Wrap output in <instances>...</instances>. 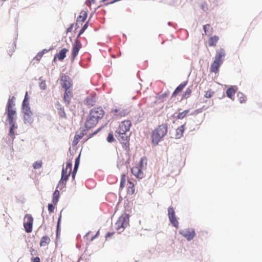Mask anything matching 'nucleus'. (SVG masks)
Returning <instances> with one entry per match:
<instances>
[{"label": "nucleus", "mask_w": 262, "mask_h": 262, "mask_svg": "<svg viewBox=\"0 0 262 262\" xmlns=\"http://www.w3.org/2000/svg\"><path fill=\"white\" fill-rule=\"evenodd\" d=\"M104 115V112L102 108L95 107L92 109L86 118L85 127L89 129L95 127Z\"/></svg>", "instance_id": "nucleus-1"}, {"label": "nucleus", "mask_w": 262, "mask_h": 262, "mask_svg": "<svg viewBox=\"0 0 262 262\" xmlns=\"http://www.w3.org/2000/svg\"><path fill=\"white\" fill-rule=\"evenodd\" d=\"M167 125L166 124H162L155 128L151 134L152 143L157 145L159 142L166 135L167 133Z\"/></svg>", "instance_id": "nucleus-2"}, {"label": "nucleus", "mask_w": 262, "mask_h": 262, "mask_svg": "<svg viewBox=\"0 0 262 262\" xmlns=\"http://www.w3.org/2000/svg\"><path fill=\"white\" fill-rule=\"evenodd\" d=\"M226 55L225 51L224 49L220 48L216 51V55L214 60L210 66V71L216 73L219 71V68L223 63V58L225 57Z\"/></svg>", "instance_id": "nucleus-3"}, {"label": "nucleus", "mask_w": 262, "mask_h": 262, "mask_svg": "<svg viewBox=\"0 0 262 262\" xmlns=\"http://www.w3.org/2000/svg\"><path fill=\"white\" fill-rule=\"evenodd\" d=\"M15 99L14 96H12L9 98L6 109V113L7 114V120L11 122L12 120H16V112L14 102Z\"/></svg>", "instance_id": "nucleus-4"}, {"label": "nucleus", "mask_w": 262, "mask_h": 262, "mask_svg": "<svg viewBox=\"0 0 262 262\" xmlns=\"http://www.w3.org/2000/svg\"><path fill=\"white\" fill-rule=\"evenodd\" d=\"M129 216L127 214L122 215L115 224V229L119 233H121L129 226Z\"/></svg>", "instance_id": "nucleus-5"}, {"label": "nucleus", "mask_w": 262, "mask_h": 262, "mask_svg": "<svg viewBox=\"0 0 262 262\" xmlns=\"http://www.w3.org/2000/svg\"><path fill=\"white\" fill-rule=\"evenodd\" d=\"M72 163L71 160H69L66 163V167H63L62 169L61 178L59 182V185L66 186V182L69 179L72 171Z\"/></svg>", "instance_id": "nucleus-6"}, {"label": "nucleus", "mask_w": 262, "mask_h": 262, "mask_svg": "<svg viewBox=\"0 0 262 262\" xmlns=\"http://www.w3.org/2000/svg\"><path fill=\"white\" fill-rule=\"evenodd\" d=\"M132 122L129 120H126L122 121L118 126L115 134H124L128 132L132 126Z\"/></svg>", "instance_id": "nucleus-7"}, {"label": "nucleus", "mask_w": 262, "mask_h": 262, "mask_svg": "<svg viewBox=\"0 0 262 262\" xmlns=\"http://www.w3.org/2000/svg\"><path fill=\"white\" fill-rule=\"evenodd\" d=\"M33 218L31 214H27L24 220V227L27 233H31L32 231Z\"/></svg>", "instance_id": "nucleus-8"}, {"label": "nucleus", "mask_w": 262, "mask_h": 262, "mask_svg": "<svg viewBox=\"0 0 262 262\" xmlns=\"http://www.w3.org/2000/svg\"><path fill=\"white\" fill-rule=\"evenodd\" d=\"M82 48V44L79 40L76 39L73 43L71 52V60L73 61Z\"/></svg>", "instance_id": "nucleus-9"}, {"label": "nucleus", "mask_w": 262, "mask_h": 262, "mask_svg": "<svg viewBox=\"0 0 262 262\" xmlns=\"http://www.w3.org/2000/svg\"><path fill=\"white\" fill-rule=\"evenodd\" d=\"M24 113V119L25 123H31L33 121V113L31 111L29 106H26L25 108H23Z\"/></svg>", "instance_id": "nucleus-10"}, {"label": "nucleus", "mask_w": 262, "mask_h": 262, "mask_svg": "<svg viewBox=\"0 0 262 262\" xmlns=\"http://www.w3.org/2000/svg\"><path fill=\"white\" fill-rule=\"evenodd\" d=\"M168 215L169 221L174 227L178 228L179 227V222L176 216L175 211L172 206L168 208Z\"/></svg>", "instance_id": "nucleus-11"}, {"label": "nucleus", "mask_w": 262, "mask_h": 262, "mask_svg": "<svg viewBox=\"0 0 262 262\" xmlns=\"http://www.w3.org/2000/svg\"><path fill=\"white\" fill-rule=\"evenodd\" d=\"M61 85L63 88L66 90H71L72 88V82L69 77L67 75H62L60 80Z\"/></svg>", "instance_id": "nucleus-12"}, {"label": "nucleus", "mask_w": 262, "mask_h": 262, "mask_svg": "<svg viewBox=\"0 0 262 262\" xmlns=\"http://www.w3.org/2000/svg\"><path fill=\"white\" fill-rule=\"evenodd\" d=\"M180 234L188 241L192 239L195 236V230L193 228H187L180 231Z\"/></svg>", "instance_id": "nucleus-13"}, {"label": "nucleus", "mask_w": 262, "mask_h": 262, "mask_svg": "<svg viewBox=\"0 0 262 262\" xmlns=\"http://www.w3.org/2000/svg\"><path fill=\"white\" fill-rule=\"evenodd\" d=\"M115 135L119 142L124 145L123 147L127 149L129 146V137L126 135V133L124 134H116Z\"/></svg>", "instance_id": "nucleus-14"}, {"label": "nucleus", "mask_w": 262, "mask_h": 262, "mask_svg": "<svg viewBox=\"0 0 262 262\" xmlns=\"http://www.w3.org/2000/svg\"><path fill=\"white\" fill-rule=\"evenodd\" d=\"M111 113L117 117H121L125 116L127 114L126 110L124 109L122 107H118L111 110Z\"/></svg>", "instance_id": "nucleus-15"}, {"label": "nucleus", "mask_w": 262, "mask_h": 262, "mask_svg": "<svg viewBox=\"0 0 262 262\" xmlns=\"http://www.w3.org/2000/svg\"><path fill=\"white\" fill-rule=\"evenodd\" d=\"M141 168L139 166H134L131 169V172L132 174L135 176L138 179H142L144 177V173L142 171Z\"/></svg>", "instance_id": "nucleus-16"}, {"label": "nucleus", "mask_w": 262, "mask_h": 262, "mask_svg": "<svg viewBox=\"0 0 262 262\" xmlns=\"http://www.w3.org/2000/svg\"><path fill=\"white\" fill-rule=\"evenodd\" d=\"M73 95L72 93V90H65L64 96H63V101L64 103L69 105L71 102V99L73 97Z\"/></svg>", "instance_id": "nucleus-17"}, {"label": "nucleus", "mask_w": 262, "mask_h": 262, "mask_svg": "<svg viewBox=\"0 0 262 262\" xmlns=\"http://www.w3.org/2000/svg\"><path fill=\"white\" fill-rule=\"evenodd\" d=\"M57 112L61 118L66 119L67 115L64 111V107L59 102L56 104Z\"/></svg>", "instance_id": "nucleus-18"}, {"label": "nucleus", "mask_w": 262, "mask_h": 262, "mask_svg": "<svg viewBox=\"0 0 262 262\" xmlns=\"http://www.w3.org/2000/svg\"><path fill=\"white\" fill-rule=\"evenodd\" d=\"M69 51L68 49L63 48L58 53H57L54 58V61H55L57 58L59 60L62 61L66 56L67 53Z\"/></svg>", "instance_id": "nucleus-19"}, {"label": "nucleus", "mask_w": 262, "mask_h": 262, "mask_svg": "<svg viewBox=\"0 0 262 262\" xmlns=\"http://www.w3.org/2000/svg\"><path fill=\"white\" fill-rule=\"evenodd\" d=\"M87 18V13L86 11L83 10L80 13V15L77 18L76 25L78 24L82 25L83 22L85 21Z\"/></svg>", "instance_id": "nucleus-20"}, {"label": "nucleus", "mask_w": 262, "mask_h": 262, "mask_svg": "<svg viewBox=\"0 0 262 262\" xmlns=\"http://www.w3.org/2000/svg\"><path fill=\"white\" fill-rule=\"evenodd\" d=\"M187 84V81L181 83L174 90L172 94V97H176L178 94H179L183 89L186 86Z\"/></svg>", "instance_id": "nucleus-21"}, {"label": "nucleus", "mask_w": 262, "mask_h": 262, "mask_svg": "<svg viewBox=\"0 0 262 262\" xmlns=\"http://www.w3.org/2000/svg\"><path fill=\"white\" fill-rule=\"evenodd\" d=\"M237 90V89L235 86H231L230 88H229L227 91H226V94L227 96L230 99H233L234 96L236 93V91Z\"/></svg>", "instance_id": "nucleus-22"}, {"label": "nucleus", "mask_w": 262, "mask_h": 262, "mask_svg": "<svg viewBox=\"0 0 262 262\" xmlns=\"http://www.w3.org/2000/svg\"><path fill=\"white\" fill-rule=\"evenodd\" d=\"M219 40V37L217 35H214L210 37L208 39V45L210 47H215Z\"/></svg>", "instance_id": "nucleus-23"}, {"label": "nucleus", "mask_w": 262, "mask_h": 262, "mask_svg": "<svg viewBox=\"0 0 262 262\" xmlns=\"http://www.w3.org/2000/svg\"><path fill=\"white\" fill-rule=\"evenodd\" d=\"M135 187L134 184L130 180H128L127 193L129 195H132L134 193Z\"/></svg>", "instance_id": "nucleus-24"}, {"label": "nucleus", "mask_w": 262, "mask_h": 262, "mask_svg": "<svg viewBox=\"0 0 262 262\" xmlns=\"http://www.w3.org/2000/svg\"><path fill=\"white\" fill-rule=\"evenodd\" d=\"M51 239L48 236H43L40 239L39 245L40 247H46L50 243Z\"/></svg>", "instance_id": "nucleus-25"}, {"label": "nucleus", "mask_w": 262, "mask_h": 262, "mask_svg": "<svg viewBox=\"0 0 262 262\" xmlns=\"http://www.w3.org/2000/svg\"><path fill=\"white\" fill-rule=\"evenodd\" d=\"M79 162H80V155H79V156L75 160L74 170H73V171L72 173V178L73 179H75L76 173L77 172V169H78V167L79 165Z\"/></svg>", "instance_id": "nucleus-26"}, {"label": "nucleus", "mask_w": 262, "mask_h": 262, "mask_svg": "<svg viewBox=\"0 0 262 262\" xmlns=\"http://www.w3.org/2000/svg\"><path fill=\"white\" fill-rule=\"evenodd\" d=\"M84 132H85V130L80 132L79 134H76L75 135L73 140V143L75 145H76L78 143L79 141L84 136L85 133Z\"/></svg>", "instance_id": "nucleus-27"}, {"label": "nucleus", "mask_w": 262, "mask_h": 262, "mask_svg": "<svg viewBox=\"0 0 262 262\" xmlns=\"http://www.w3.org/2000/svg\"><path fill=\"white\" fill-rule=\"evenodd\" d=\"M184 130V125H182L178 127L176 130V138H180L183 136Z\"/></svg>", "instance_id": "nucleus-28"}, {"label": "nucleus", "mask_w": 262, "mask_h": 262, "mask_svg": "<svg viewBox=\"0 0 262 262\" xmlns=\"http://www.w3.org/2000/svg\"><path fill=\"white\" fill-rule=\"evenodd\" d=\"M85 104L90 106H94L96 102L95 98L93 96H89L85 100Z\"/></svg>", "instance_id": "nucleus-29"}, {"label": "nucleus", "mask_w": 262, "mask_h": 262, "mask_svg": "<svg viewBox=\"0 0 262 262\" xmlns=\"http://www.w3.org/2000/svg\"><path fill=\"white\" fill-rule=\"evenodd\" d=\"M147 161V158L145 157L141 158L140 161L139 167L142 169L146 168Z\"/></svg>", "instance_id": "nucleus-30"}, {"label": "nucleus", "mask_w": 262, "mask_h": 262, "mask_svg": "<svg viewBox=\"0 0 262 262\" xmlns=\"http://www.w3.org/2000/svg\"><path fill=\"white\" fill-rule=\"evenodd\" d=\"M59 191L57 190H56L53 193V199H52V202L54 205H56L57 203L58 200H59Z\"/></svg>", "instance_id": "nucleus-31"}, {"label": "nucleus", "mask_w": 262, "mask_h": 262, "mask_svg": "<svg viewBox=\"0 0 262 262\" xmlns=\"http://www.w3.org/2000/svg\"><path fill=\"white\" fill-rule=\"evenodd\" d=\"M189 112V110H186L182 112L179 113L177 117V118L178 119H182L187 116Z\"/></svg>", "instance_id": "nucleus-32"}, {"label": "nucleus", "mask_w": 262, "mask_h": 262, "mask_svg": "<svg viewBox=\"0 0 262 262\" xmlns=\"http://www.w3.org/2000/svg\"><path fill=\"white\" fill-rule=\"evenodd\" d=\"M48 52V50L46 49H44L41 52H39L36 56L34 58V60H36L37 61H39L40 59L42 58L43 55L45 53H46Z\"/></svg>", "instance_id": "nucleus-33"}, {"label": "nucleus", "mask_w": 262, "mask_h": 262, "mask_svg": "<svg viewBox=\"0 0 262 262\" xmlns=\"http://www.w3.org/2000/svg\"><path fill=\"white\" fill-rule=\"evenodd\" d=\"M192 93V89L190 87L188 88L183 95V98L187 99L189 97Z\"/></svg>", "instance_id": "nucleus-34"}, {"label": "nucleus", "mask_w": 262, "mask_h": 262, "mask_svg": "<svg viewBox=\"0 0 262 262\" xmlns=\"http://www.w3.org/2000/svg\"><path fill=\"white\" fill-rule=\"evenodd\" d=\"M126 183V174L125 173H122L121 174V182H120V188L122 189L124 187Z\"/></svg>", "instance_id": "nucleus-35"}, {"label": "nucleus", "mask_w": 262, "mask_h": 262, "mask_svg": "<svg viewBox=\"0 0 262 262\" xmlns=\"http://www.w3.org/2000/svg\"><path fill=\"white\" fill-rule=\"evenodd\" d=\"M238 98L241 103H245L247 101L246 96L242 93L238 94Z\"/></svg>", "instance_id": "nucleus-36"}, {"label": "nucleus", "mask_w": 262, "mask_h": 262, "mask_svg": "<svg viewBox=\"0 0 262 262\" xmlns=\"http://www.w3.org/2000/svg\"><path fill=\"white\" fill-rule=\"evenodd\" d=\"M214 94V92L211 90H209L205 92L204 97L206 98H210Z\"/></svg>", "instance_id": "nucleus-37"}, {"label": "nucleus", "mask_w": 262, "mask_h": 262, "mask_svg": "<svg viewBox=\"0 0 262 262\" xmlns=\"http://www.w3.org/2000/svg\"><path fill=\"white\" fill-rule=\"evenodd\" d=\"M42 166V161L41 160L34 162L33 167L34 169H39Z\"/></svg>", "instance_id": "nucleus-38"}, {"label": "nucleus", "mask_w": 262, "mask_h": 262, "mask_svg": "<svg viewBox=\"0 0 262 262\" xmlns=\"http://www.w3.org/2000/svg\"><path fill=\"white\" fill-rule=\"evenodd\" d=\"M27 96H28V93L26 92L25 97V99L23 102V108H25L26 106H29V102L28 100Z\"/></svg>", "instance_id": "nucleus-39"}, {"label": "nucleus", "mask_w": 262, "mask_h": 262, "mask_svg": "<svg viewBox=\"0 0 262 262\" xmlns=\"http://www.w3.org/2000/svg\"><path fill=\"white\" fill-rule=\"evenodd\" d=\"M115 139L114 138L113 134L112 132L109 133L107 137V141L108 142H112L114 141Z\"/></svg>", "instance_id": "nucleus-40"}, {"label": "nucleus", "mask_w": 262, "mask_h": 262, "mask_svg": "<svg viewBox=\"0 0 262 262\" xmlns=\"http://www.w3.org/2000/svg\"><path fill=\"white\" fill-rule=\"evenodd\" d=\"M39 87L41 90H45L47 88V85L45 80H42L39 83Z\"/></svg>", "instance_id": "nucleus-41"}, {"label": "nucleus", "mask_w": 262, "mask_h": 262, "mask_svg": "<svg viewBox=\"0 0 262 262\" xmlns=\"http://www.w3.org/2000/svg\"><path fill=\"white\" fill-rule=\"evenodd\" d=\"M8 122L11 125L10 129L14 130L17 128V126L15 125V120H12V122L10 121Z\"/></svg>", "instance_id": "nucleus-42"}, {"label": "nucleus", "mask_w": 262, "mask_h": 262, "mask_svg": "<svg viewBox=\"0 0 262 262\" xmlns=\"http://www.w3.org/2000/svg\"><path fill=\"white\" fill-rule=\"evenodd\" d=\"M48 208L49 212L52 213L54 212L55 207L52 204H49Z\"/></svg>", "instance_id": "nucleus-43"}, {"label": "nucleus", "mask_w": 262, "mask_h": 262, "mask_svg": "<svg viewBox=\"0 0 262 262\" xmlns=\"http://www.w3.org/2000/svg\"><path fill=\"white\" fill-rule=\"evenodd\" d=\"M61 215H60L59 219H58V222H57V235H58V233L60 232V221H61Z\"/></svg>", "instance_id": "nucleus-44"}, {"label": "nucleus", "mask_w": 262, "mask_h": 262, "mask_svg": "<svg viewBox=\"0 0 262 262\" xmlns=\"http://www.w3.org/2000/svg\"><path fill=\"white\" fill-rule=\"evenodd\" d=\"M14 130H13V129H11L10 128V131H9V136L11 137V138L12 139H14L15 138V133H14Z\"/></svg>", "instance_id": "nucleus-45"}, {"label": "nucleus", "mask_w": 262, "mask_h": 262, "mask_svg": "<svg viewBox=\"0 0 262 262\" xmlns=\"http://www.w3.org/2000/svg\"><path fill=\"white\" fill-rule=\"evenodd\" d=\"M210 27V25L207 24L203 26V29L206 34L207 33V29H208Z\"/></svg>", "instance_id": "nucleus-46"}, {"label": "nucleus", "mask_w": 262, "mask_h": 262, "mask_svg": "<svg viewBox=\"0 0 262 262\" xmlns=\"http://www.w3.org/2000/svg\"><path fill=\"white\" fill-rule=\"evenodd\" d=\"M100 130V128H99V129H97L96 131H95L94 133H93L91 135H90L89 136L88 139L92 137L94 135H96L98 132H99Z\"/></svg>", "instance_id": "nucleus-47"}, {"label": "nucleus", "mask_w": 262, "mask_h": 262, "mask_svg": "<svg viewBox=\"0 0 262 262\" xmlns=\"http://www.w3.org/2000/svg\"><path fill=\"white\" fill-rule=\"evenodd\" d=\"M114 232H108L106 233L105 235V238L107 239L108 237H111L112 235H113Z\"/></svg>", "instance_id": "nucleus-48"}, {"label": "nucleus", "mask_w": 262, "mask_h": 262, "mask_svg": "<svg viewBox=\"0 0 262 262\" xmlns=\"http://www.w3.org/2000/svg\"><path fill=\"white\" fill-rule=\"evenodd\" d=\"M85 30L83 29L82 28H81V29L79 31V33L78 35V36H77V38L78 37H79L80 36V35L83 33V32H84Z\"/></svg>", "instance_id": "nucleus-49"}, {"label": "nucleus", "mask_w": 262, "mask_h": 262, "mask_svg": "<svg viewBox=\"0 0 262 262\" xmlns=\"http://www.w3.org/2000/svg\"><path fill=\"white\" fill-rule=\"evenodd\" d=\"M33 262H40V260L39 257H35L33 259Z\"/></svg>", "instance_id": "nucleus-50"}, {"label": "nucleus", "mask_w": 262, "mask_h": 262, "mask_svg": "<svg viewBox=\"0 0 262 262\" xmlns=\"http://www.w3.org/2000/svg\"><path fill=\"white\" fill-rule=\"evenodd\" d=\"M99 231H98L97 232L96 234L91 238V241H93L99 235Z\"/></svg>", "instance_id": "nucleus-51"}, {"label": "nucleus", "mask_w": 262, "mask_h": 262, "mask_svg": "<svg viewBox=\"0 0 262 262\" xmlns=\"http://www.w3.org/2000/svg\"><path fill=\"white\" fill-rule=\"evenodd\" d=\"M73 24H72L70 27L67 29V32H71L73 29Z\"/></svg>", "instance_id": "nucleus-52"}, {"label": "nucleus", "mask_w": 262, "mask_h": 262, "mask_svg": "<svg viewBox=\"0 0 262 262\" xmlns=\"http://www.w3.org/2000/svg\"><path fill=\"white\" fill-rule=\"evenodd\" d=\"M88 27V22L86 23L84 25V26L82 27V28L85 30L87 29Z\"/></svg>", "instance_id": "nucleus-53"}, {"label": "nucleus", "mask_w": 262, "mask_h": 262, "mask_svg": "<svg viewBox=\"0 0 262 262\" xmlns=\"http://www.w3.org/2000/svg\"><path fill=\"white\" fill-rule=\"evenodd\" d=\"M200 112H201V111L200 110H196L194 111L193 114H197Z\"/></svg>", "instance_id": "nucleus-54"}, {"label": "nucleus", "mask_w": 262, "mask_h": 262, "mask_svg": "<svg viewBox=\"0 0 262 262\" xmlns=\"http://www.w3.org/2000/svg\"><path fill=\"white\" fill-rule=\"evenodd\" d=\"M2 1L4 2V1H6V0H2Z\"/></svg>", "instance_id": "nucleus-55"}]
</instances>
